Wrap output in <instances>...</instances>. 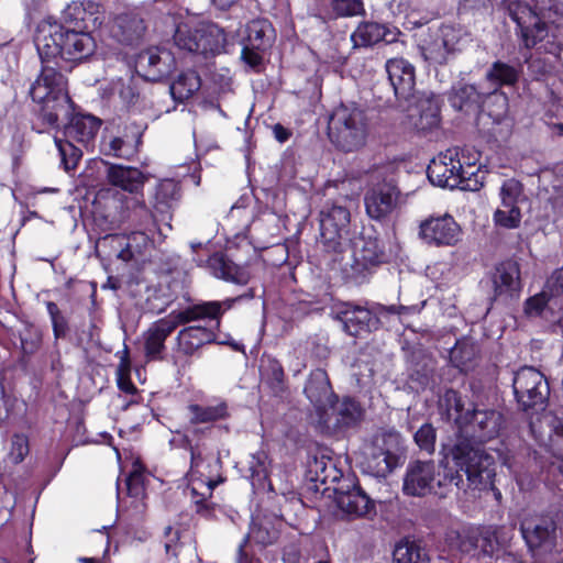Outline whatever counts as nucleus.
<instances>
[{"label":"nucleus","mask_w":563,"mask_h":563,"mask_svg":"<svg viewBox=\"0 0 563 563\" xmlns=\"http://www.w3.org/2000/svg\"><path fill=\"white\" fill-rule=\"evenodd\" d=\"M522 192V185L514 179H507L504 181L500 188L501 206L504 208L517 207L518 197Z\"/></svg>","instance_id":"51"},{"label":"nucleus","mask_w":563,"mask_h":563,"mask_svg":"<svg viewBox=\"0 0 563 563\" xmlns=\"http://www.w3.org/2000/svg\"><path fill=\"white\" fill-rule=\"evenodd\" d=\"M347 249L352 250V268L357 274H364L386 261L384 243L374 232L354 234Z\"/></svg>","instance_id":"12"},{"label":"nucleus","mask_w":563,"mask_h":563,"mask_svg":"<svg viewBox=\"0 0 563 563\" xmlns=\"http://www.w3.org/2000/svg\"><path fill=\"white\" fill-rule=\"evenodd\" d=\"M200 321L198 320L197 322ZM202 321L206 322L205 325H189L178 332L177 343L179 350L185 355H192L203 345L218 342L217 331L220 329L221 319L219 320V325L216 320L207 319Z\"/></svg>","instance_id":"21"},{"label":"nucleus","mask_w":563,"mask_h":563,"mask_svg":"<svg viewBox=\"0 0 563 563\" xmlns=\"http://www.w3.org/2000/svg\"><path fill=\"white\" fill-rule=\"evenodd\" d=\"M495 222L504 228L514 229L519 227L521 213L518 207H508L497 209L494 214Z\"/></svg>","instance_id":"52"},{"label":"nucleus","mask_w":563,"mask_h":563,"mask_svg":"<svg viewBox=\"0 0 563 563\" xmlns=\"http://www.w3.org/2000/svg\"><path fill=\"white\" fill-rule=\"evenodd\" d=\"M503 416L496 410H473L470 411L468 422L464 427L470 426L473 437L481 441H486L496 437L500 430Z\"/></svg>","instance_id":"28"},{"label":"nucleus","mask_w":563,"mask_h":563,"mask_svg":"<svg viewBox=\"0 0 563 563\" xmlns=\"http://www.w3.org/2000/svg\"><path fill=\"white\" fill-rule=\"evenodd\" d=\"M88 12L80 2L69 3L62 12L63 25L75 30H85Z\"/></svg>","instance_id":"45"},{"label":"nucleus","mask_w":563,"mask_h":563,"mask_svg":"<svg viewBox=\"0 0 563 563\" xmlns=\"http://www.w3.org/2000/svg\"><path fill=\"white\" fill-rule=\"evenodd\" d=\"M435 368L437 362L431 355L415 353L409 368L410 387L417 391L433 388L438 384Z\"/></svg>","instance_id":"25"},{"label":"nucleus","mask_w":563,"mask_h":563,"mask_svg":"<svg viewBox=\"0 0 563 563\" xmlns=\"http://www.w3.org/2000/svg\"><path fill=\"white\" fill-rule=\"evenodd\" d=\"M101 121L90 114H76L65 124V135L76 142L87 144L91 141L99 128Z\"/></svg>","instance_id":"32"},{"label":"nucleus","mask_w":563,"mask_h":563,"mask_svg":"<svg viewBox=\"0 0 563 563\" xmlns=\"http://www.w3.org/2000/svg\"><path fill=\"white\" fill-rule=\"evenodd\" d=\"M55 143L58 148L64 169L66 172L75 169L81 158V150L76 147L71 142L63 141L58 137H55Z\"/></svg>","instance_id":"46"},{"label":"nucleus","mask_w":563,"mask_h":563,"mask_svg":"<svg viewBox=\"0 0 563 563\" xmlns=\"http://www.w3.org/2000/svg\"><path fill=\"white\" fill-rule=\"evenodd\" d=\"M484 93L479 92L474 85L459 84L452 89L450 102L459 111H470L479 108Z\"/></svg>","instance_id":"35"},{"label":"nucleus","mask_w":563,"mask_h":563,"mask_svg":"<svg viewBox=\"0 0 563 563\" xmlns=\"http://www.w3.org/2000/svg\"><path fill=\"white\" fill-rule=\"evenodd\" d=\"M29 439L24 434H14L11 439L10 460L18 464L29 454Z\"/></svg>","instance_id":"54"},{"label":"nucleus","mask_w":563,"mask_h":563,"mask_svg":"<svg viewBox=\"0 0 563 563\" xmlns=\"http://www.w3.org/2000/svg\"><path fill=\"white\" fill-rule=\"evenodd\" d=\"M401 457L400 437L396 432L375 437L363 461V468L375 477H386L399 464Z\"/></svg>","instance_id":"8"},{"label":"nucleus","mask_w":563,"mask_h":563,"mask_svg":"<svg viewBox=\"0 0 563 563\" xmlns=\"http://www.w3.org/2000/svg\"><path fill=\"white\" fill-rule=\"evenodd\" d=\"M191 423H209L229 417L228 405L221 401L214 406H201L192 404L188 406Z\"/></svg>","instance_id":"37"},{"label":"nucleus","mask_w":563,"mask_h":563,"mask_svg":"<svg viewBox=\"0 0 563 563\" xmlns=\"http://www.w3.org/2000/svg\"><path fill=\"white\" fill-rule=\"evenodd\" d=\"M328 131L330 141L339 150L357 151L366 144L368 136L367 114L355 103L340 104L330 117Z\"/></svg>","instance_id":"5"},{"label":"nucleus","mask_w":563,"mask_h":563,"mask_svg":"<svg viewBox=\"0 0 563 563\" xmlns=\"http://www.w3.org/2000/svg\"><path fill=\"white\" fill-rule=\"evenodd\" d=\"M135 63L139 71L151 81L162 80L176 68L174 54L164 47H151L141 52Z\"/></svg>","instance_id":"18"},{"label":"nucleus","mask_w":563,"mask_h":563,"mask_svg":"<svg viewBox=\"0 0 563 563\" xmlns=\"http://www.w3.org/2000/svg\"><path fill=\"white\" fill-rule=\"evenodd\" d=\"M512 388L518 405L525 411L543 409L550 396L547 378L532 366H523L515 373Z\"/></svg>","instance_id":"9"},{"label":"nucleus","mask_w":563,"mask_h":563,"mask_svg":"<svg viewBox=\"0 0 563 563\" xmlns=\"http://www.w3.org/2000/svg\"><path fill=\"white\" fill-rule=\"evenodd\" d=\"M527 62L530 71L536 76V78L545 75L550 70V67L544 58L536 57L529 60L527 59Z\"/></svg>","instance_id":"62"},{"label":"nucleus","mask_w":563,"mask_h":563,"mask_svg":"<svg viewBox=\"0 0 563 563\" xmlns=\"http://www.w3.org/2000/svg\"><path fill=\"white\" fill-rule=\"evenodd\" d=\"M415 442L420 450L433 453L435 449L437 431L431 423L422 424L415 433Z\"/></svg>","instance_id":"50"},{"label":"nucleus","mask_w":563,"mask_h":563,"mask_svg":"<svg viewBox=\"0 0 563 563\" xmlns=\"http://www.w3.org/2000/svg\"><path fill=\"white\" fill-rule=\"evenodd\" d=\"M472 354H473V351L471 349L464 350L462 346H457V347L453 349V351H452V360H454L456 362V366L465 367L466 362L471 361Z\"/></svg>","instance_id":"63"},{"label":"nucleus","mask_w":563,"mask_h":563,"mask_svg":"<svg viewBox=\"0 0 563 563\" xmlns=\"http://www.w3.org/2000/svg\"><path fill=\"white\" fill-rule=\"evenodd\" d=\"M494 299L514 297L521 290L520 268L515 261L507 260L495 266L490 275Z\"/></svg>","instance_id":"22"},{"label":"nucleus","mask_w":563,"mask_h":563,"mask_svg":"<svg viewBox=\"0 0 563 563\" xmlns=\"http://www.w3.org/2000/svg\"><path fill=\"white\" fill-rule=\"evenodd\" d=\"M331 8L336 18L355 16L364 13L362 0H333Z\"/></svg>","instance_id":"49"},{"label":"nucleus","mask_w":563,"mask_h":563,"mask_svg":"<svg viewBox=\"0 0 563 563\" xmlns=\"http://www.w3.org/2000/svg\"><path fill=\"white\" fill-rule=\"evenodd\" d=\"M332 416L336 429L345 430L356 427L364 417L361 404L352 397L345 396L341 400L332 401Z\"/></svg>","instance_id":"29"},{"label":"nucleus","mask_w":563,"mask_h":563,"mask_svg":"<svg viewBox=\"0 0 563 563\" xmlns=\"http://www.w3.org/2000/svg\"><path fill=\"white\" fill-rule=\"evenodd\" d=\"M477 170L478 168L475 167L474 163L461 161V172H457L461 177V184L457 188L470 191L478 190L483 183L477 178Z\"/></svg>","instance_id":"48"},{"label":"nucleus","mask_w":563,"mask_h":563,"mask_svg":"<svg viewBox=\"0 0 563 563\" xmlns=\"http://www.w3.org/2000/svg\"><path fill=\"white\" fill-rule=\"evenodd\" d=\"M479 541L478 530H467L457 534V548L463 553H475L478 550Z\"/></svg>","instance_id":"55"},{"label":"nucleus","mask_w":563,"mask_h":563,"mask_svg":"<svg viewBox=\"0 0 563 563\" xmlns=\"http://www.w3.org/2000/svg\"><path fill=\"white\" fill-rule=\"evenodd\" d=\"M412 104H415L419 111L421 119L427 120L428 125H433L438 122L440 115V103L439 99L433 96H422L419 98L412 99L411 103L404 104V108L409 109Z\"/></svg>","instance_id":"42"},{"label":"nucleus","mask_w":563,"mask_h":563,"mask_svg":"<svg viewBox=\"0 0 563 563\" xmlns=\"http://www.w3.org/2000/svg\"><path fill=\"white\" fill-rule=\"evenodd\" d=\"M386 37L385 26L376 22H365L357 26L351 38L355 46H371Z\"/></svg>","instance_id":"39"},{"label":"nucleus","mask_w":563,"mask_h":563,"mask_svg":"<svg viewBox=\"0 0 563 563\" xmlns=\"http://www.w3.org/2000/svg\"><path fill=\"white\" fill-rule=\"evenodd\" d=\"M201 87L199 74L192 69L181 71L169 86V92L177 102L190 99Z\"/></svg>","instance_id":"34"},{"label":"nucleus","mask_w":563,"mask_h":563,"mask_svg":"<svg viewBox=\"0 0 563 563\" xmlns=\"http://www.w3.org/2000/svg\"><path fill=\"white\" fill-rule=\"evenodd\" d=\"M461 235V227L448 213L429 217L419 225V236L429 246H454L460 242Z\"/></svg>","instance_id":"13"},{"label":"nucleus","mask_w":563,"mask_h":563,"mask_svg":"<svg viewBox=\"0 0 563 563\" xmlns=\"http://www.w3.org/2000/svg\"><path fill=\"white\" fill-rule=\"evenodd\" d=\"M108 183L124 191L139 194L147 179L139 168L102 161Z\"/></svg>","instance_id":"23"},{"label":"nucleus","mask_w":563,"mask_h":563,"mask_svg":"<svg viewBox=\"0 0 563 563\" xmlns=\"http://www.w3.org/2000/svg\"><path fill=\"white\" fill-rule=\"evenodd\" d=\"M416 311L417 308L415 306L378 305L374 314L371 310L364 307L344 303L338 308L335 319L342 323L343 330L346 333L356 336L362 332L377 330L379 328V317L396 314L399 320L402 321L404 317L412 314Z\"/></svg>","instance_id":"6"},{"label":"nucleus","mask_w":563,"mask_h":563,"mask_svg":"<svg viewBox=\"0 0 563 563\" xmlns=\"http://www.w3.org/2000/svg\"><path fill=\"white\" fill-rule=\"evenodd\" d=\"M399 190L393 180H384L369 188L364 197L366 213L371 219L382 221L396 209Z\"/></svg>","instance_id":"16"},{"label":"nucleus","mask_w":563,"mask_h":563,"mask_svg":"<svg viewBox=\"0 0 563 563\" xmlns=\"http://www.w3.org/2000/svg\"><path fill=\"white\" fill-rule=\"evenodd\" d=\"M227 38L224 31L217 24L210 22L199 23L197 54L208 56L220 54L224 49Z\"/></svg>","instance_id":"31"},{"label":"nucleus","mask_w":563,"mask_h":563,"mask_svg":"<svg viewBox=\"0 0 563 563\" xmlns=\"http://www.w3.org/2000/svg\"><path fill=\"white\" fill-rule=\"evenodd\" d=\"M166 538L165 551L167 555L177 556V541L179 540V531L167 526L164 531Z\"/></svg>","instance_id":"61"},{"label":"nucleus","mask_w":563,"mask_h":563,"mask_svg":"<svg viewBox=\"0 0 563 563\" xmlns=\"http://www.w3.org/2000/svg\"><path fill=\"white\" fill-rule=\"evenodd\" d=\"M208 267L216 277L238 285H246L251 279L247 268L238 266L223 254L210 256Z\"/></svg>","instance_id":"30"},{"label":"nucleus","mask_w":563,"mask_h":563,"mask_svg":"<svg viewBox=\"0 0 563 563\" xmlns=\"http://www.w3.org/2000/svg\"><path fill=\"white\" fill-rule=\"evenodd\" d=\"M320 242L329 253H343L355 234L351 230V213L344 206L325 205L319 213Z\"/></svg>","instance_id":"7"},{"label":"nucleus","mask_w":563,"mask_h":563,"mask_svg":"<svg viewBox=\"0 0 563 563\" xmlns=\"http://www.w3.org/2000/svg\"><path fill=\"white\" fill-rule=\"evenodd\" d=\"M249 538L253 539L257 543L265 545L273 543L275 536L272 534L266 528L258 525H253L249 532Z\"/></svg>","instance_id":"59"},{"label":"nucleus","mask_w":563,"mask_h":563,"mask_svg":"<svg viewBox=\"0 0 563 563\" xmlns=\"http://www.w3.org/2000/svg\"><path fill=\"white\" fill-rule=\"evenodd\" d=\"M303 393L318 410L332 405V400L336 399L329 376L322 368H316L310 373L305 384Z\"/></svg>","instance_id":"26"},{"label":"nucleus","mask_w":563,"mask_h":563,"mask_svg":"<svg viewBox=\"0 0 563 563\" xmlns=\"http://www.w3.org/2000/svg\"><path fill=\"white\" fill-rule=\"evenodd\" d=\"M438 408L442 419L453 421L459 428L454 439L441 444L440 465L444 471L437 482L438 487L454 485L466 490L492 483L495 476L494 456L461 434L464 424L468 422L470 410L464 409L460 394L452 388L446 389L439 398Z\"/></svg>","instance_id":"1"},{"label":"nucleus","mask_w":563,"mask_h":563,"mask_svg":"<svg viewBox=\"0 0 563 563\" xmlns=\"http://www.w3.org/2000/svg\"><path fill=\"white\" fill-rule=\"evenodd\" d=\"M145 30L144 21L137 13L124 12L114 19L112 34L120 43L132 45L143 37Z\"/></svg>","instance_id":"27"},{"label":"nucleus","mask_w":563,"mask_h":563,"mask_svg":"<svg viewBox=\"0 0 563 563\" xmlns=\"http://www.w3.org/2000/svg\"><path fill=\"white\" fill-rule=\"evenodd\" d=\"M273 133L275 139L280 143L286 142L291 135L290 131L283 126L280 123H276L273 126Z\"/></svg>","instance_id":"64"},{"label":"nucleus","mask_w":563,"mask_h":563,"mask_svg":"<svg viewBox=\"0 0 563 563\" xmlns=\"http://www.w3.org/2000/svg\"><path fill=\"white\" fill-rule=\"evenodd\" d=\"M264 51L265 49L251 48V45L245 43L243 46V49H242L241 57H242L243 62L245 64H247L250 67L256 68L263 62V57H262L261 53Z\"/></svg>","instance_id":"58"},{"label":"nucleus","mask_w":563,"mask_h":563,"mask_svg":"<svg viewBox=\"0 0 563 563\" xmlns=\"http://www.w3.org/2000/svg\"><path fill=\"white\" fill-rule=\"evenodd\" d=\"M520 530L529 550L534 553H549L556 547L558 523L551 516L526 519Z\"/></svg>","instance_id":"14"},{"label":"nucleus","mask_w":563,"mask_h":563,"mask_svg":"<svg viewBox=\"0 0 563 563\" xmlns=\"http://www.w3.org/2000/svg\"><path fill=\"white\" fill-rule=\"evenodd\" d=\"M521 66H512L501 60L494 62L486 71L485 78L497 91L503 86H515L520 78Z\"/></svg>","instance_id":"33"},{"label":"nucleus","mask_w":563,"mask_h":563,"mask_svg":"<svg viewBox=\"0 0 563 563\" xmlns=\"http://www.w3.org/2000/svg\"><path fill=\"white\" fill-rule=\"evenodd\" d=\"M457 44L456 32L452 26L443 25L428 30L419 43L420 53L429 65L439 66L449 62Z\"/></svg>","instance_id":"11"},{"label":"nucleus","mask_w":563,"mask_h":563,"mask_svg":"<svg viewBox=\"0 0 563 563\" xmlns=\"http://www.w3.org/2000/svg\"><path fill=\"white\" fill-rule=\"evenodd\" d=\"M274 41V29L269 21L264 19L253 20L246 25L245 43L251 48L267 49Z\"/></svg>","instance_id":"36"},{"label":"nucleus","mask_w":563,"mask_h":563,"mask_svg":"<svg viewBox=\"0 0 563 563\" xmlns=\"http://www.w3.org/2000/svg\"><path fill=\"white\" fill-rule=\"evenodd\" d=\"M46 309L52 321L54 338L56 340L66 338L69 332L66 317L54 301H46Z\"/></svg>","instance_id":"47"},{"label":"nucleus","mask_w":563,"mask_h":563,"mask_svg":"<svg viewBox=\"0 0 563 563\" xmlns=\"http://www.w3.org/2000/svg\"><path fill=\"white\" fill-rule=\"evenodd\" d=\"M479 551L485 555H492L498 547L507 543L508 537L503 528H488L479 532Z\"/></svg>","instance_id":"43"},{"label":"nucleus","mask_w":563,"mask_h":563,"mask_svg":"<svg viewBox=\"0 0 563 563\" xmlns=\"http://www.w3.org/2000/svg\"><path fill=\"white\" fill-rule=\"evenodd\" d=\"M388 80L393 87L394 95L399 106L411 103L416 98V74L415 67L404 58H390L385 65Z\"/></svg>","instance_id":"17"},{"label":"nucleus","mask_w":563,"mask_h":563,"mask_svg":"<svg viewBox=\"0 0 563 563\" xmlns=\"http://www.w3.org/2000/svg\"><path fill=\"white\" fill-rule=\"evenodd\" d=\"M34 44L42 68L49 67L62 71V63H80L89 58L96 49V42L85 30H75L49 20L36 26Z\"/></svg>","instance_id":"2"},{"label":"nucleus","mask_w":563,"mask_h":563,"mask_svg":"<svg viewBox=\"0 0 563 563\" xmlns=\"http://www.w3.org/2000/svg\"><path fill=\"white\" fill-rule=\"evenodd\" d=\"M255 297L254 289L222 301H200L186 307L183 310L172 311L165 318L155 321L144 333L145 354L152 360L162 358L165 350V341L169 334L181 324L191 323L198 320H216L219 324L220 318L230 310L234 302L252 299Z\"/></svg>","instance_id":"3"},{"label":"nucleus","mask_w":563,"mask_h":563,"mask_svg":"<svg viewBox=\"0 0 563 563\" xmlns=\"http://www.w3.org/2000/svg\"><path fill=\"white\" fill-rule=\"evenodd\" d=\"M199 34V23H181L177 26L174 34V43L179 49L197 54Z\"/></svg>","instance_id":"41"},{"label":"nucleus","mask_w":563,"mask_h":563,"mask_svg":"<svg viewBox=\"0 0 563 563\" xmlns=\"http://www.w3.org/2000/svg\"><path fill=\"white\" fill-rule=\"evenodd\" d=\"M119 96L128 104H133L136 102L140 96V91L132 78L121 82Z\"/></svg>","instance_id":"56"},{"label":"nucleus","mask_w":563,"mask_h":563,"mask_svg":"<svg viewBox=\"0 0 563 563\" xmlns=\"http://www.w3.org/2000/svg\"><path fill=\"white\" fill-rule=\"evenodd\" d=\"M67 79L59 70L46 66L30 88L34 102L42 104L41 115L51 126L67 123L73 117L74 103L67 92Z\"/></svg>","instance_id":"4"},{"label":"nucleus","mask_w":563,"mask_h":563,"mask_svg":"<svg viewBox=\"0 0 563 563\" xmlns=\"http://www.w3.org/2000/svg\"><path fill=\"white\" fill-rule=\"evenodd\" d=\"M461 158L459 148H448L434 157L427 168V176L431 184L442 188H457L461 184Z\"/></svg>","instance_id":"15"},{"label":"nucleus","mask_w":563,"mask_h":563,"mask_svg":"<svg viewBox=\"0 0 563 563\" xmlns=\"http://www.w3.org/2000/svg\"><path fill=\"white\" fill-rule=\"evenodd\" d=\"M395 563H429L430 556L426 548L415 541L399 542L393 553Z\"/></svg>","instance_id":"38"},{"label":"nucleus","mask_w":563,"mask_h":563,"mask_svg":"<svg viewBox=\"0 0 563 563\" xmlns=\"http://www.w3.org/2000/svg\"><path fill=\"white\" fill-rule=\"evenodd\" d=\"M435 479L433 461H411L404 476L402 490L408 496L423 497L432 493Z\"/></svg>","instance_id":"20"},{"label":"nucleus","mask_w":563,"mask_h":563,"mask_svg":"<svg viewBox=\"0 0 563 563\" xmlns=\"http://www.w3.org/2000/svg\"><path fill=\"white\" fill-rule=\"evenodd\" d=\"M547 289L551 296H559L563 294V267L553 272L547 280Z\"/></svg>","instance_id":"60"},{"label":"nucleus","mask_w":563,"mask_h":563,"mask_svg":"<svg viewBox=\"0 0 563 563\" xmlns=\"http://www.w3.org/2000/svg\"><path fill=\"white\" fill-rule=\"evenodd\" d=\"M510 19L517 24L518 34L525 46L531 48L549 35V26L541 21L533 9L521 1H509L507 8Z\"/></svg>","instance_id":"10"},{"label":"nucleus","mask_w":563,"mask_h":563,"mask_svg":"<svg viewBox=\"0 0 563 563\" xmlns=\"http://www.w3.org/2000/svg\"><path fill=\"white\" fill-rule=\"evenodd\" d=\"M261 376L274 391L283 390L285 374L276 358L266 355L261 358Z\"/></svg>","instance_id":"40"},{"label":"nucleus","mask_w":563,"mask_h":563,"mask_svg":"<svg viewBox=\"0 0 563 563\" xmlns=\"http://www.w3.org/2000/svg\"><path fill=\"white\" fill-rule=\"evenodd\" d=\"M128 494L132 497L139 498L144 494L143 478L140 473H132L125 479Z\"/></svg>","instance_id":"57"},{"label":"nucleus","mask_w":563,"mask_h":563,"mask_svg":"<svg viewBox=\"0 0 563 563\" xmlns=\"http://www.w3.org/2000/svg\"><path fill=\"white\" fill-rule=\"evenodd\" d=\"M176 195V187L173 183L162 184L155 195L154 212L143 202H139L134 214L139 218L140 225L144 229L155 224L157 214H167L172 208V200Z\"/></svg>","instance_id":"24"},{"label":"nucleus","mask_w":563,"mask_h":563,"mask_svg":"<svg viewBox=\"0 0 563 563\" xmlns=\"http://www.w3.org/2000/svg\"><path fill=\"white\" fill-rule=\"evenodd\" d=\"M338 507L353 518L367 517L376 514L375 503L357 484L350 482L335 488Z\"/></svg>","instance_id":"19"},{"label":"nucleus","mask_w":563,"mask_h":563,"mask_svg":"<svg viewBox=\"0 0 563 563\" xmlns=\"http://www.w3.org/2000/svg\"><path fill=\"white\" fill-rule=\"evenodd\" d=\"M555 296H551L549 289H547V285L544 289L540 292L530 297L526 301L525 311L529 316H540L547 305L554 298Z\"/></svg>","instance_id":"53"},{"label":"nucleus","mask_w":563,"mask_h":563,"mask_svg":"<svg viewBox=\"0 0 563 563\" xmlns=\"http://www.w3.org/2000/svg\"><path fill=\"white\" fill-rule=\"evenodd\" d=\"M141 134L137 135L134 144H132L129 140L123 137L114 136L109 141H104L102 143V153L104 155H113L115 157L126 158L133 154L136 146L141 143Z\"/></svg>","instance_id":"44"}]
</instances>
